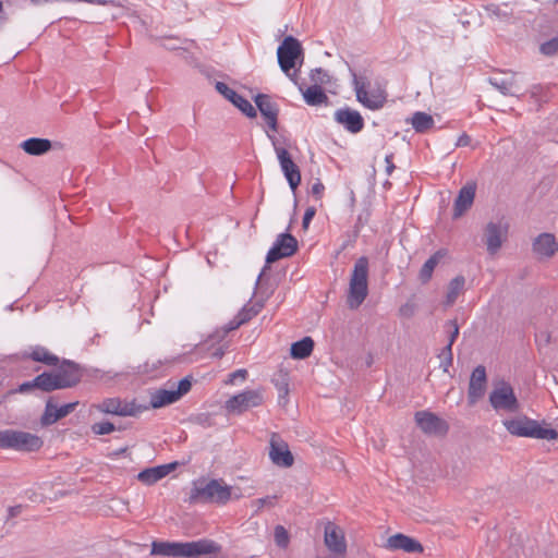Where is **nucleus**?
Listing matches in <instances>:
<instances>
[{
  "instance_id": "obj_38",
  "label": "nucleus",
  "mask_w": 558,
  "mask_h": 558,
  "mask_svg": "<svg viewBox=\"0 0 558 558\" xmlns=\"http://www.w3.org/2000/svg\"><path fill=\"white\" fill-rule=\"evenodd\" d=\"M275 543L278 547L286 549L290 543L288 531L282 525H277L274 532Z\"/></svg>"
},
{
  "instance_id": "obj_51",
  "label": "nucleus",
  "mask_w": 558,
  "mask_h": 558,
  "mask_svg": "<svg viewBox=\"0 0 558 558\" xmlns=\"http://www.w3.org/2000/svg\"><path fill=\"white\" fill-rule=\"evenodd\" d=\"M315 214H316L315 207H308L305 210L304 216H303V221H302V227L304 229L308 228V225H310L311 220L313 219V217L315 216Z\"/></svg>"
},
{
  "instance_id": "obj_22",
  "label": "nucleus",
  "mask_w": 558,
  "mask_h": 558,
  "mask_svg": "<svg viewBox=\"0 0 558 558\" xmlns=\"http://www.w3.org/2000/svg\"><path fill=\"white\" fill-rule=\"evenodd\" d=\"M353 84L357 101H360L366 108L377 110L385 105L386 96L383 93L368 95L365 88V84L362 83L355 74H353Z\"/></svg>"
},
{
  "instance_id": "obj_40",
  "label": "nucleus",
  "mask_w": 558,
  "mask_h": 558,
  "mask_svg": "<svg viewBox=\"0 0 558 558\" xmlns=\"http://www.w3.org/2000/svg\"><path fill=\"white\" fill-rule=\"evenodd\" d=\"M539 51L545 56H554L558 52V37H554L539 47Z\"/></svg>"
},
{
  "instance_id": "obj_25",
  "label": "nucleus",
  "mask_w": 558,
  "mask_h": 558,
  "mask_svg": "<svg viewBox=\"0 0 558 558\" xmlns=\"http://www.w3.org/2000/svg\"><path fill=\"white\" fill-rule=\"evenodd\" d=\"M476 184L468 183L459 191L457 198L453 204V218L457 219L461 217L465 211H468L475 197Z\"/></svg>"
},
{
  "instance_id": "obj_45",
  "label": "nucleus",
  "mask_w": 558,
  "mask_h": 558,
  "mask_svg": "<svg viewBox=\"0 0 558 558\" xmlns=\"http://www.w3.org/2000/svg\"><path fill=\"white\" fill-rule=\"evenodd\" d=\"M277 499V496H267V497H264V498H258L256 500H254V505L256 506V510H255V513L259 512L265 506H268V507H274L275 504H274V500Z\"/></svg>"
},
{
  "instance_id": "obj_17",
  "label": "nucleus",
  "mask_w": 558,
  "mask_h": 558,
  "mask_svg": "<svg viewBox=\"0 0 558 558\" xmlns=\"http://www.w3.org/2000/svg\"><path fill=\"white\" fill-rule=\"evenodd\" d=\"M415 422L425 434L429 435H445L449 429L446 421L429 411L416 412Z\"/></svg>"
},
{
  "instance_id": "obj_30",
  "label": "nucleus",
  "mask_w": 558,
  "mask_h": 558,
  "mask_svg": "<svg viewBox=\"0 0 558 558\" xmlns=\"http://www.w3.org/2000/svg\"><path fill=\"white\" fill-rule=\"evenodd\" d=\"M446 255V250H438L424 263L418 272V279L423 284L427 283L432 279L434 269Z\"/></svg>"
},
{
  "instance_id": "obj_24",
  "label": "nucleus",
  "mask_w": 558,
  "mask_h": 558,
  "mask_svg": "<svg viewBox=\"0 0 558 558\" xmlns=\"http://www.w3.org/2000/svg\"><path fill=\"white\" fill-rule=\"evenodd\" d=\"M513 72H498L488 77V83L505 96H517V80Z\"/></svg>"
},
{
  "instance_id": "obj_59",
  "label": "nucleus",
  "mask_w": 558,
  "mask_h": 558,
  "mask_svg": "<svg viewBox=\"0 0 558 558\" xmlns=\"http://www.w3.org/2000/svg\"><path fill=\"white\" fill-rule=\"evenodd\" d=\"M557 251H558V245H557Z\"/></svg>"
},
{
  "instance_id": "obj_55",
  "label": "nucleus",
  "mask_w": 558,
  "mask_h": 558,
  "mask_svg": "<svg viewBox=\"0 0 558 558\" xmlns=\"http://www.w3.org/2000/svg\"><path fill=\"white\" fill-rule=\"evenodd\" d=\"M22 512V506H13V507H10L9 510H8V517L9 518H14V517H17L20 513Z\"/></svg>"
},
{
  "instance_id": "obj_56",
  "label": "nucleus",
  "mask_w": 558,
  "mask_h": 558,
  "mask_svg": "<svg viewBox=\"0 0 558 558\" xmlns=\"http://www.w3.org/2000/svg\"><path fill=\"white\" fill-rule=\"evenodd\" d=\"M125 451H126V448H121V449H119L118 451L113 452V454H114V456H118V454L123 453V452H125Z\"/></svg>"
},
{
  "instance_id": "obj_2",
  "label": "nucleus",
  "mask_w": 558,
  "mask_h": 558,
  "mask_svg": "<svg viewBox=\"0 0 558 558\" xmlns=\"http://www.w3.org/2000/svg\"><path fill=\"white\" fill-rule=\"evenodd\" d=\"M231 499V487L221 481L210 480L195 482L189 500L191 504H219L225 505Z\"/></svg>"
},
{
  "instance_id": "obj_10",
  "label": "nucleus",
  "mask_w": 558,
  "mask_h": 558,
  "mask_svg": "<svg viewBox=\"0 0 558 558\" xmlns=\"http://www.w3.org/2000/svg\"><path fill=\"white\" fill-rule=\"evenodd\" d=\"M264 402L263 391L245 390L226 401L225 408L230 414H242L243 412L262 405Z\"/></svg>"
},
{
  "instance_id": "obj_28",
  "label": "nucleus",
  "mask_w": 558,
  "mask_h": 558,
  "mask_svg": "<svg viewBox=\"0 0 558 558\" xmlns=\"http://www.w3.org/2000/svg\"><path fill=\"white\" fill-rule=\"evenodd\" d=\"M20 147L31 156H41L52 148L48 138L31 137L20 144Z\"/></svg>"
},
{
  "instance_id": "obj_11",
  "label": "nucleus",
  "mask_w": 558,
  "mask_h": 558,
  "mask_svg": "<svg viewBox=\"0 0 558 558\" xmlns=\"http://www.w3.org/2000/svg\"><path fill=\"white\" fill-rule=\"evenodd\" d=\"M268 137L271 140L272 145L275 147V151L277 154L281 170L291 187L292 191H295L296 187L301 183V171L295 162L292 160L291 155L286 148L277 147L276 137L268 134Z\"/></svg>"
},
{
  "instance_id": "obj_35",
  "label": "nucleus",
  "mask_w": 558,
  "mask_h": 558,
  "mask_svg": "<svg viewBox=\"0 0 558 558\" xmlns=\"http://www.w3.org/2000/svg\"><path fill=\"white\" fill-rule=\"evenodd\" d=\"M464 284L465 278L463 276H457L452 280H450L445 301V304L447 306H451L456 302L459 294L462 292Z\"/></svg>"
},
{
  "instance_id": "obj_14",
  "label": "nucleus",
  "mask_w": 558,
  "mask_h": 558,
  "mask_svg": "<svg viewBox=\"0 0 558 558\" xmlns=\"http://www.w3.org/2000/svg\"><path fill=\"white\" fill-rule=\"evenodd\" d=\"M97 408L100 412L119 416H136L147 409V407L136 404L135 401L125 402L120 398L105 399Z\"/></svg>"
},
{
  "instance_id": "obj_50",
  "label": "nucleus",
  "mask_w": 558,
  "mask_h": 558,
  "mask_svg": "<svg viewBox=\"0 0 558 558\" xmlns=\"http://www.w3.org/2000/svg\"><path fill=\"white\" fill-rule=\"evenodd\" d=\"M324 191H325V186L319 180H317L312 185V189H311V193L313 196H315L316 199H320L323 197Z\"/></svg>"
},
{
  "instance_id": "obj_1",
  "label": "nucleus",
  "mask_w": 558,
  "mask_h": 558,
  "mask_svg": "<svg viewBox=\"0 0 558 558\" xmlns=\"http://www.w3.org/2000/svg\"><path fill=\"white\" fill-rule=\"evenodd\" d=\"M221 547L211 539H198L194 542H158L151 544V555H162L168 557L195 558L202 555L219 553Z\"/></svg>"
},
{
  "instance_id": "obj_9",
  "label": "nucleus",
  "mask_w": 558,
  "mask_h": 558,
  "mask_svg": "<svg viewBox=\"0 0 558 558\" xmlns=\"http://www.w3.org/2000/svg\"><path fill=\"white\" fill-rule=\"evenodd\" d=\"M489 402L496 411H505L507 413L518 412L520 403L514 395L513 388L508 383H500L489 393Z\"/></svg>"
},
{
  "instance_id": "obj_34",
  "label": "nucleus",
  "mask_w": 558,
  "mask_h": 558,
  "mask_svg": "<svg viewBox=\"0 0 558 558\" xmlns=\"http://www.w3.org/2000/svg\"><path fill=\"white\" fill-rule=\"evenodd\" d=\"M25 357H29L35 362L44 363L48 366H57L59 364V357L52 353H50L44 347H36L25 355Z\"/></svg>"
},
{
  "instance_id": "obj_49",
  "label": "nucleus",
  "mask_w": 558,
  "mask_h": 558,
  "mask_svg": "<svg viewBox=\"0 0 558 558\" xmlns=\"http://www.w3.org/2000/svg\"><path fill=\"white\" fill-rule=\"evenodd\" d=\"M245 324V318H240L238 315L230 320L223 329V335H227L228 332L238 329L241 325Z\"/></svg>"
},
{
  "instance_id": "obj_44",
  "label": "nucleus",
  "mask_w": 558,
  "mask_h": 558,
  "mask_svg": "<svg viewBox=\"0 0 558 558\" xmlns=\"http://www.w3.org/2000/svg\"><path fill=\"white\" fill-rule=\"evenodd\" d=\"M416 311V305L412 301H408L399 308V315L404 318H411Z\"/></svg>"
},
{
  "instance_id": "obj_52",
  "label": "nucleus",
  "mask_w": 558,
  "mask_h": 558,
  "mask_svg": "<svg viewBox=\"0 0 558 558\" xmlns=\"http://www.w3.org/2000/svg\"><path fill=\"white\" fill-rule=\"evenodd\" d=\"M195 421L205 426H211L213 422L209 414H201L195 417Z\"/></svg>"
},
{
  "instance_id": "obj_3",
  "label": "nucleus",
  "mask_w": 558,
  "mask_h": 558,
  "mask_svg": "<svg viewBox=\"0 0 558 558\" xmlns=\"http://www.w3.org/2000/svg\"><path fill=\"white\" fill-rule=\"evenodd\" d=\"M368 258L365 256L357 258L354 264L347 298L351 310L359 308L368 294Z\"/></svg>"
},
{
  "instance_id": "obj_47",
  "label": "nucleus",
  "mask_w": 558,
  "mask_h": 558,
  "mask_svg": "<svg viewBox=\"0 0 558 558\" xmlns=\"http://www.w3.org/2000/svg\"><path fill=\"white\" fill-rule=\"evenodd\" d=\"M35 389H37V388H36V385L34 384V379H32L29 381L22 383L16 389L10 390L8 393L9 395H13V393H17V392L19 393H27Z\"/></svg>"
},
{
  "instance_id": "obj_6",
  "label": "nucleus",
  "mask_w": 558,
  "mask_h": 558,
  "mask_svg": "<svg viewBox=\"0 0 558 558\" xmlns=\"http://www.w3.org/2000/svg\"><path fill=\"white\" fill-rule=\"evenodd\" d=\"M278 63L280 69L294 82V74H290L299 59L303 61V49L299 40L292 36H287L277 50Z\"/></svg>"
},
{
  "instance_id": "obj_33",
  "label": "nucleus",
  "mask_w": 558,
  "mask_h": 558,
  "mask_svg": "<svg viewBox=\"0 0 558 558\" xmlns=\"http://www.w3.org/2000/svg\"><path fill=\"white\" fill-rule=\"evenodd\" d=\"M314 349V340L311 337H304L303 339L292 343L290 354L293 359L303 360L308 357Z\"/></svg>"
},
{
  "instance_id": "obj_41",
  "label": "nucleus",
  "mask_w": 558,
  "mask_h": 558,
  "mask_svg": "<svg viewBox=\"0 0 558 558\" xmlns=\"http://www.w3.org/2000/svg\"><path fill=\"white\" fill-rule=\"evenodd\" d=\"M116 430V426L110 422H100L92 425V432L96 435H106Z\"/></svg>"
},
{
  "instance_id": "obj_20",
  "label": "nucleus",
  "mask_w": 558,
  "mask_h": 558,
  "mask_svg": "<svg viewBox=\"0 0 558 558\" xmlns=\"http://www.w3.org/2000/svg\"><path fill=\"white\" fill-rule=\"evenodd\" d=\"M486 369L483 365L476 366L470 378L468 400L470 405H474L481 399L486 390Z\"/></svg>"
},
{
  "instance_id": "obj_53",
  "label": "nucleus",
  "mask_w": 558,
  "mask_h": 558,
  "mask_svg": "<svg viewBox=\"0 0 558 558\" xmlns=\"http://www.w3.org/2000/svg\"><path fill=\"white\" fill-rule=\"evenodd\" d=\"M392 159H393V154H389L385 158V161H386V172H387L388 175H390L393 172L395 168H396L393 162H392Z\"/></svg>"
},
{
  "instance_id": "obj_19",
  "label": "nucleus",
  "mask_w": 558,
  "mask_h": 558,
  "mask_svg": "<svg viewBox=\"0 0 558 558\" xmlns=\"http://www.w3.org/2000/svg\"><path fill=\"white\" fill-rule=\"evenodd\" d=\"M53 400H54V398L50 397L46 402L45 412L40 418V423L44 426L52 425L56 422H58L59 420L68 416L71 412H73L75 410V408L78 404V402L75 401V402H70V403L63 404L58 408L53 403Z\"/></svg>"
},
{
  "instance_id": "obj_5",
  "label": "nucleus",
  "mask_w": 558,
  "mask_h": 558,
  "mask_svg": "<svg viewBox=\"0 0 558 558\" xmlns=\"http://www.w3.org/2000/svg\"><path fill=\"white\" fill-rule=\"evenodd\" d=\"M43 445V439L35 434L14 429L0 430V449L31 452L39 450Z\"/></svg>"
},
{
  "instance_id": "obj_42",
  "label": "nucleus",
  "mask_w": 558,
  "mask_h": 558,
  "mask_svg": "<svg viewBox=\"0 0 558 558\" xmlns=\"http://www.w3.org/2000/svg\"><path fill=\"white\" fill-rule=\"evenodd\" d=\"M262 305L256 304L251 307L244 306L238 314L240 318H245V323L251 320L254 316L258 314L260 311Z\"/></svg>"
},
{
  "instance_id": "obj_16",
  "label": "nucleus",
  "mask_w": 558,
  "mask_h": 558,
  "mask_svg": "<svg viewBox=\"0 0 558 558\" xmlns=\"http://www.w3.org/2000/svg\"><path fill=\"white\" fill-rule=\"evenodd\" d=\"M53 373L58 381H60L61 389L75 387L83 377V368L81 365L70 360H63L58 371Z\"/></svg>"
},
{
  "instance_id": "obj_36",
  "label": "nucleus",
  "mask_w": 558,
  "mask_h": 558,
  "mask_svg": "<svg viewBox=\"0 0 558 558\" xmlns=\"http://www.w3.org/2000/svg\"><path fill=\"white\" fill-rule=\"evenodd\" d=\"M413 129L418 133H424L434 126V119L430 114L417 111L411 119Z\"/></svg>"
},
{
  "instance_id": "obj_8",
  "label": "nucleus",
  "mask_w": 558,
  "mask_h": 558,
  "mask_svg": "<svg viewBox=\"0 0 558 558\" xmlns=\"http://www.w3.org/2000/svg\"><path fill=\"white\" fill-rule=\"evenodd\" d=\"M192 379L191 376H186L178 383L177 388L172 385L169 389L156 390L150 396V407L153 409H159L177 402L191 390Z\"/></svg>"
},
{
  "instance_id": "obj_29",
  "label": "nucleus",
  "mask_w": 558,
  "mask_h": 558,
  "mask_svg": "<svg viewBox=\"0 0 558 558\" xmlns=\"http://www.w3.org/2000/svg\"><path fill=\"white\" fill-rule=\"evenodd\" d=\"M557 246L555 236L550 233L539 234L533 243L534 252L545 257L553 256Z\"/></svg>"
},
{
  "instance_id": "obj_26",
  "label": "nucleus",
  "mask_w": 558,
  "mask_h": 558,
  "mask_svg": "<svg viewBox=\"0 0 558 558\" xmlns=\"http://www.w3.org/2000/svg\"><path fill=\"white\" fill-rule=\"evenodd\" d=\"M387 548L392 550L401 549L405 553H423L424 548L422 544L408 535L402 533L395 534L387 539Z\"/></svg>"
},
{
  "instance_id": "obj_23",
  "label": "nucleus",
  "mask_w": 558,
  "mask_h": 558,
  "mask_svg": "<svg viewBox=\"0 0 558 558\" xmlns=\"http://www.w3.org/2000/svg\"><path fill=\"white\" fill-rule=\"evenodd\" d=\"M335 120L351 133H359L364 128V120L360 112L350 108L338 109L335 112Z\"/></svg>"
},
{
  "instance_id": "obj_39",
  "label": "nucleus",
  "mask_w": 558,
  "mask_h": 558,
  "mask_svg": "<svg viewBox=\"0 0 558 558\" xmlns=\"http://www.w3.org/2000/svg\"><path fill=\"white\" fill-rule=\"evenodd\" d=\"M311 81L313 82V85L320 86L323 84L329 83L330 76L328 75V73L325 70L317 68V69L312 70Z\"/></svg>"
},
{
  "instance_id": "obj_7",
  "label": "nucleus",
  "mask_w": 558,
  "mask_h": 558,
  "mask_svg": "<svg viewBox=\"0 0 558 558\" xmlns=\"http://www.w3.org/2000/svg\"><path fill=\"white\" fill-rule=\"evenodd\" d=\"M298 251V240L289 232H284L278 235L272 247L268 251L266 256V265L259 274L256 284L262 280V277L269 269V265L286 257H290Z\"/></svg>"
},
{
  "instance_id": "obj_31",
  "label": "nucleus",
  "mask_w": 558,
  "mask_h": 558,
  "mask_svg": "<svg viewBox=\"0 0 558 558\" xmlns=\"http://www.w3.org/2000/svg\"><path fill=\"white\" fill-rule=\"evenodd\" d=\"M36 388L43 392H51L61 389L60 381L53 372H44L34 378Z\"/></svg>"
},
{
  "instance_id": "obj_46",
  "label": "nucleus",
  "mask_w": 558,
  "mask_h": 558,
  "mask_svg": "<svg viewBox=\"0 0 558 558\" xmlns=\"http://www.w3.org/2000/svg\"><path fill=\"white\" fill-rule=\"evenodd\" d=\"M447 326L451 329L448 344H450V350H452V344L459 336V325L457 319H451L447 322Z\"/></svg>"
},
{
  "instance_id": "obj_18",
  "label": "nucleus",
  "mask_w": 558,
  "mask_h": 558,
  "mask_svg": "<svg viewBox=\"0 0 558 558\" xmlns=\"http://www.w3.org/2000/svg\"><path fill=\"white\" fill-rule=\"evenodd\" d=\"M257 109L260 114L266 120L268 128L276 132L278 130V114L279 108L276 102H274L269 95L258 94L254 98Z\"/></svg>"
},
{
  "instance_id": "obj_15",
  "label": "nucleus",
  "mask_w": 558,
  "mask_h": 558,
  "mask_svg": "<svg viewBox=\"0 0 558 558\" xmlns=\"http://www.w3.org/2000/svg\"><path fill=\"white\" fill-rule=\"evenodd\" d=\"M324 542L332 556L344 557L347 554V542L342 529L332 522L325 525Z\"/></svg>"
},
{
  "instance_id": "obj_37",
  "label": "nucleus",
  "mask_w": 558,
  "mask_h": 558,
  "mask_svg": "<svg viewBox=\"0 0 558 558\" xmlns=\"http://www.w3.org/2000/svg\"><path fill=\"white\" fill-rule=\"evenodd\" d=\"M272 383L275 384L278 390L279 403H281L282 400L286 401L287 396L289 395L288 373L283 371L278 372L274 377Z\"/></svg>"
},
{
  "instance_id": "obj_4",
  "label": "nucleus",
  "mask_w": 558,
  "mask_h": 558,
  "mask_svg": "<svg viewBox=\"0 0 558 558\" xmlns=\"http://www.w3.org/2000/svg\"><path fill=\"white\" fill-rule=\"evenodd\" d=\"M502 424L511 435L517 437L548 440L556 439L558 437V433L555 429L544 427L539 425L537 421L529 418L527 416L505 420Z\"/></svg>"
},
{
  "instance_id": "obj_43",
  "label": "nucleus",
  "mask_w": 558,
  "mask_h": 558,
  "mask_svg": "<svg viewBox=\"0 0 558 558\" xmlns=\"http://www.w3.org/2000/svg\"><path fill=\"white\" fill-rule=\"evenodd\" d=\"M247 371L244 368L236 369L235 372L229 374L228 379L225 380L226 385H234L238 379L244 381L247 378Z\"/></svg>"
},
{
  "instance_id": "obj_21",
  "label": "nucleus",
  "mask_w": 558,
  "mask_h": 558,
  "mask_svg": "<svg viewBox=\"0 0 558 558\" xmlns=\"http://www.w3.org/2000/svg\"><path fill=\"white\" fill-rule=\"evenodd\" d=\"M216 89L219 94H221L225 98H227L229 101H231L236 108H239L246 117L248 118H255L256 117V110L252 106V104L242 97L241 95L236 94L232 88H230L226 83L223 82H217L216 83Z\"/></svg>"
},
{
  "instance_id": "obj_57",
  "label": "nucleus",
  "mask_w": 558,
  "mask_h": 558,
  "mask_svg": "<svg viewBox=\"0 0 558 558\" xmlns=\"http://www.w3.org/2000/svg\"><path fill=\"white\" fill-rule=\"evenodd\" d=\"M317 558H339L337 556H325V557H317Z\"/></svg>"
},
{
  "instance_id": "obj_12",
  "label": "nucleus",
  "mask_w": 558,
  "mask_h": 558,
  "mask_svg": "<svg viewBox=\"0 0 558 558\" xmlns=\"http://www.w3.org/2000/svg\"><path fill=\"white\" fill-rule=\"evenodd\" d=\"M268 454L271 462L279 468H291L294 463L288 442L277 433L270 436Z\"/></svg>"
},
{
  "instance_id": "obj_27",
  "label": "nucleus",
  "mask_w": 558,
  "mask_h": 558,
  "mask_svg": "<svg viewBox=\"0 0 558 558\" xmlns=\"http://www.w3.org/2000/svg\"><path fill=\"white\" fill-rule=\"evenodd\" d=\"M175 468L177 462L148 468L137 474V480L145 485H153L167 476Z\"/></svg>"
},
{
  "instance_id": "obj_13",
  "label": "nucleus",
  "mask_w": 558,
  "mask_h": 558,
  "mask_svg": "<svg viewBox=\"0 0 558 558\" xmlns=\"http://www.w3.org/2000/svg\"><path fill=\"white\" fill-rule=\"evenodd\" d=\"M508 238V225L502 221L488 222L484 228V243L489 255H495Z\"/></svg>"
},
{
  "instance_id": "obj_32",
  "label": "nucleus",
  "mask_w": 558,
  "mask_h": 558,
  "mask_svg": "<svg viewBox=\"0 0 558 558\" xmlns=\"http://www.w3.org/2000/svg\"><path fill=\"white\" fill-rule=\"evenodd\" d=\"M303 94L304 100L308 106H319L328 104V96L323 88L318 85H312L303 90L302 86L299 87Z\"/></svg>"
},
{
  "instance_id": "obj_58",
  "label": "nucleus",
  "mask_w": 558,
  "mask_h": 558,
  "mask_svg": "<svg viewBox=\"0 0 558 558\" xmlns=\"http://www.w3.org/2000/svg\"><path fill=\"white\" fill-rule=\"evenodd\" d=\"M2 8H3V5H2V2L0 1V12L2 11Z\"/></svg>"
},
{
  "instance_id": "obj_48",
  "label": "nucleus",
  "mask_w": 558,
  "mask_h": 558,
  "mask_svg": "<svg viewBox=\"0 0 558 558\" xmlns=\"http://www.w3.org/2000/svg\"><path fill=\"white\" fill-rule=\"evenodd\" d=\"M441 355L445 356V360L441 362V367H442L444 372L447 373L449 366L452 365V360H453L452 350H450V344H447L444 348Z\"/></svg>"
},
{
  "instance_id": "obj_54",
  "label": "nucleus",
  "mask_w": 558,
  "mask_h": 558,
  "mask_svg": "<svg viewBox=\"0 0 558 558\" xmlns=\"http://www.w3.org/2000/svg\"><path fill=\"white\" fill-rule=\"evenodd\" d=\"M471 142V138L468 134L463 133L457 141L456 145L458 147H464L468 146Z\"/></svg>"
}]
</instances>
